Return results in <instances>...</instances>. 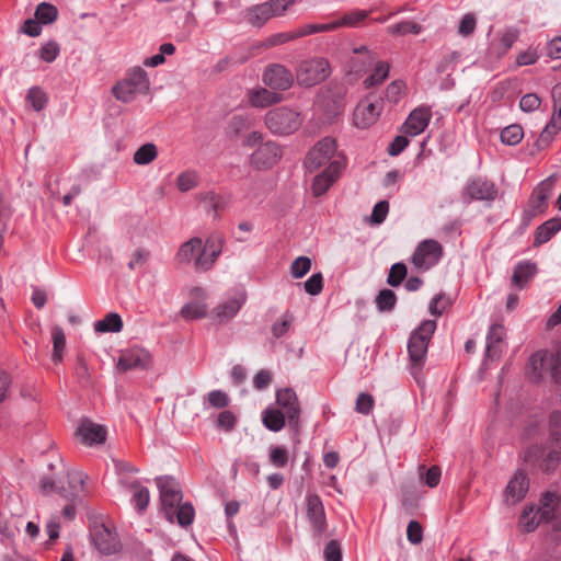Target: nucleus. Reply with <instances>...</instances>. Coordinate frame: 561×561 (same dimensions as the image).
I'll return each mask as SVG.
<instances>
[{"instance_id":"37998d69","label":"nucleus","mask_w":561,"mask_h":561,"mask_svg":"<svg viewBox=\"0 0 561 561\" xmlns=\"http://www.w3.org/2000/svg\"><path fill=\"white\" fill-rule=\"evenodd\" d=\"M195 516L194 507L191 503H180L174 507V519L178 524L185 527L193 523Z\"/></svg>"},{"instance_id":"4468645a","label":"nucleus","mask_w":561,"mask_h":561,"mask_svg":"<svg viewBox=\"0 0 561 561\" xmlns=\"http://www.w3.org/2000/svg\"><path fill=\"white\" fill-rule=\"evenodd\" d=\"M336 151V142L331 137H325L318 141L309 150L305 159V167L309 172H313L331 160Z\"/></svg>"},{"instance_id":"49530a36","label":"nucleus","mask_w":561,"mask_h":561,"mask_svg":"<svg viewBox=\"0 0 561 561\" xmlns=\"http://www.w3.org/2000/svg\"><path fill=\"white\" fill-rule=\"evenodd\" d=\"M546 355L541 353L534 354L529 359L530 378L534 381H539L542 378L545 369Z\"/></svg>"},{"instance_id":"4d7b16f0","label":"nucleus","mask_w":561,"mask_h":561,"mask_svg":"<svg viewBox=\"0 0 561 561\" xmlns=\"http://www.w3.org/2000/svg\"><path fill=\"white\" fill-rule=\"evenodd\" d=\"M294 321V316L286 312L280 319L275 321L272 325L273 335L278 339L282 337L290 328Z\"/></svg>"},{"instance_id":"9d476101","label":"nucleus","mask_w":561,"mask_h":561,"mask_svg":"<svg viewBox=\"0 0 561 561\" xmlns=\"http://www.w3.org/2000/svg\"><path fill=\"white\" fill-rule=\"evenodd\" d=\"M297 1L298 0H270L256 4L247 10L245 19L251 25L261 27L268 19L280 15L289 5Z\"/></svg>"},{"instance_id":"9b49d317","label":"nucleus","mask_w":561,"mask_h":561,"mask_svg":"<svg viewBox=\"0 0 561 561\" xmlns=\"http://www.w3.org/2000/svg\"><path fill=\"white\" fill-rule=\"evenodd\" d=\"M276 403L278 405L277 409L285 413L288 426L298 432L300 428L301 409L295 390L291 388L279 389L276 392Z\"/></svg>"},{"instance_id":"1a4fd4ad","label":"nucleus","mask_w":561,"mask_h":561,"mask_svg":"<svg viewBox=\"0 0 561 561\" xmlns=\"http://www.w3.org/2000/svg\"><path fill=\"white\" fill-rule=\"evenodd\" d=\"M329 75V61L324 58H312L300 62L297 69V82L300 85L312 87L323 81Z\"/></svg>"},{"instance_id":"09e8293b","label":"nucleus","mask_w":561,"mask_h":561,"mask_svg":"<svg viewBox=\"0 0 561 561\" xmlns=\"http://www.w3.org/2000/svg\"><path fill=\"white\" fill-rule=\"evenodd\" d=\"M375 59V55H368L367 57H352L348 61L350 72L356 75L365 72L367 68L373 65Z\"/></svg>"},{"instance_id":"7ed1b4c3","label":"nucleus","mask_w":561,"mask_h":561,"mask_svg":"<svg viewBox=\"0 0 561 561\" xmlns=\"http://www.w3.org/2000/svg\"><path fill=\"white\" fill-rule=\"evenodd\" d=\"M149 88L150 82L147 72L142 68L137 67L131 69L124 80L113 87V94L118 101L129 103L137 95L147 94Z\"/></svg>"},{"instance_id":"f03ea898","label":"nucleus","mask_w":561,"mask_h":561,"mask_svg":"<svg viewBox=\"0 0 561 561\" xmlns=\"http://www.w3.org/2000/svg\"><path fill=\"white\" fill-rule=\"evenodd\" d=\"M552 447L547 450L543 446L535 445L526 451L525 460L531 466L538 467L546 473L553 472L561 460V435L559 432L550 433Z\"/></svg>"},{"instance_id":"aec40b11","label":"nucleus","mask_w":561,"mask_h":561,"mask_svg":"<svg viewBox=\"0 0 561 561\" xmlns=\"http://www.w3.org/2000/svg\"><path fill=\"white\" fill-rule=\"evenodd\" d=\"M307 517L311 524L313 536H322L327 530V520L322 501L317 494L307 496Z\"/></svg>"},{"instance_id":"a19ab883","label":"nucleus","mask_w":561,"mask_h":561,"mask_svg":"<svg viewBox=\"0 0 561 561\" xmlns=\"http://www.w3.org/2000/svg\"><path fill=\"white\" fill-rule=\"evenodd\" d=\"M389 69H390V67L387 62H385V61L377 62L373 73L364 80L365 87L371 88V87L382 83L389 75Z\"/></svg>"},{"instance_id":"c9c22d12","label":"nucleus","mask_w":561,"mask_h":561,"mask_svg":"<svg viewBox=\"0 0 561 561\" xmlns=\"http://www.w3.org/2000/svg\"><path fill=\"white\" fill-rule=\"evenodd\" d=\"M180 314L185 320L202 319L207 314V305L201 301L187 302L182 307Z\"/></svg>"},{"instance_id":"2eb2a0df","label":"nucleus","mask_w":561,"mask_h":561,"mask_svg":"<svg viewBox=\"0 0 561 561\" xmlns=\"http://www.w3.org/2000/svg\"><path fill=\"white\" fill-rule=\"evenodd\" d=\"M222 237L219 234H213L207 238L204 247H201V251L195 257V271L207 272L214 266L216 260L222 251Z\"/></svg>"},{"instance_id":"bb28decb","label":"nucleus","mask_w":561,"mask_h":561,"mask_svg":"<svg viewBox=\"0 0 561 561\" xmlns=\"http://www.w3.org/2000/svg\"><path fill=\"white\" fill-rule=\"evenodd\" d=\"M537 267L535 263L529 261L518 263L512 275V283L518 289L526 287L528 282L535 276Z\"/></svg>"},{"instance_id":"4be33fe9","label":"nucleus","mask_w":561,"mask_h":561,"mask_svg":"<svg viewBox=\"0 0 561 561\" xmlns=\"http://www.w3.org/2000/svg\"><path fill=\"white\" fill-rule=\"evenodd\" d=\"M343 169V163L340 160H333L328 168L320 174L314 176L312 182V193L314 196L323 195L330 186L336 181Z\"/></svg>"},{"instance_id":"864d4df0","label":"nucleus","mask_w":561,"mask_h":561,"mask_svg":"<svg viewBox=\"0 0 561 561\" xmlns=\"http://www.w3.org/2000/svg\"><path fill=\"white\" fill-rule=\"evenodd\" d=\"M305 291L311 296L319 295L323 289V276L322 274L314 273L304 283Z\"/></svg>"},{"instance_id":"c756f323","label":"nucleus","mask_w":561,"mask_h":561,"mask_svg":"<svg viewBox=\"0 0 561 561\" xmlns=\"http://www.w3.org/2000/svg\"><path fill=\"white\" fill-rule=\"evenodd\" d=\"M286 415L277 408H266L262 412V422L264 426L272 432H279L286 424Z\"/></svg>"},{"instance_id":"39448f33","label":"nucleus","mask_w":561,"mask_h":561,"mask_svg":"<svg viewBox=\"0 0 561 561\" xmlns=\"http://www.w3.org/2000/svg\"><path fill=\"white\" fill-rule=\"evenodd\" d=\"M160 492L161 512L164 517L174 522V507L182 502V491L179 483L170 476L158 477L156 479Z\"/></svg>"},{"instance_id":"e2e57ef3","label":"nucleus","mask_w":561,"mask_h":561,"mask_svg":"<svg viewBox=\"0 0 561 561\" xmlns=\"http://www.w3.org/2000/svg\"><path fill=\"white\" fill-rule=\"evenodd\" d=\"M324 561H342V549L337 540H330L324 547Z\"/></svg>"},{"instance_id":"680f3d73","label":"nucleus","mask_w":561,"mask_h":561,"mask_svg":"<svg viewBox=\"0 0 561 561\" xmlns=\"http://www.w3.org/2000/svg\"><path fill=\"white\" fill-rule=\"evenodd\" d=\"M550 375L556 383L561 385V345L549 358Z\"/></svg>"},{"instance_id":"de8ad7c7","label":"nucleus","mask_w":561,"mask_h":561,"mask_svg":"<svg viewBox=\"0 0 561 561\" xmlns=\"http://www.w3.org/2000/svg\"><path fill=\"white\" fill-rule=\"evenodd\" d=\"M337 28V24L331 23H311L298 27L299 37L311 35L319 32H331Z\"/></svg>"},{"instance_id":"774afa93","label":"nucleus","mask_w":561,"mask_h":561,"mask_svg":"<svg viewBox=\"0 0 561 561\" xmlns=\"http://www.w3.org/2000/svg\"><path fill=\"white\" fill-rule=\"evenodd\" d=\"M408 540L412 545H419L423 540V528L416 520H411L407 528Z\"/></svg>"},{"instance_id":"4c0bfd02","label":"nucleus","mask_w":561,"mask_h":561,"mask_svg":"<svg viewBox=\"0 0 561 561\" xmlns=\"http://www.w3.org/2000/svg\"><path fill=\"white\" fill-rule=\"evenodd\" d=\"M57 8L48 2H42L35 10V18L41 24H51L57 20Z\"/></svg>"},{"instance_id":"5fc2aeb1","label":"nucleus","mask_w":561,"mask_h":561,"mask_svg":"<svg viewBox=\"0 0 561 561\" xmlns=\"http://www.w3.org/2000/svg\"><path fill=\"white\" fill-rule=\"evenodd\" d=\"M368 16V11L358 10L346 13L341 20L333 22V24H337V27L346 25V26H356L360 21Z\"/></svg>"},{"instance_id":"5701e85b","label":"nucleus","mask_w":561,"mask_h":561,"mask_svg":"<svg viewBox=\"0 0 561 561\" xmlns=\"http://www.w3.org/2000/svg\"><path fill=\"white\" fill-rule=\"evenodd\" d=\"M432 118L431 108L420 106L414 108L405 119L402 129L410 136H417L425 130Z\"/></svg>"},{"instance_id":"ddd939ff","label":"nucleus","mask_w":561,"mask_h":561,"mask_svg":"<svg viewBox=\"0 0 561 561\" xmlns=\"http://www.w3.org/2000/svg\"><path fill=\"white\" fill-rule=\"evenodd\" d=\"M443 255V247L433 239L422 241L415 249L411 262L420 270H428L436 265Z\"/></svg>"},{"instance_id":"0eeeda50","label":"nucleus","mask_w":561,"mask_h":561,"mask_svg":"<svg viewBox=\"0 0 561 561\" xmlns=\"http://www.w3.org/2000/svg\"><path fill=\"white\" fill-rule=\"evenodd\" d=\"M554 501V494L547 492L540 500V505H526L519 516V526L527 533L537 529L541 523H548L549 506Z\"/></svg>"},{"instance_id":"c03bdc74","label":"nucleus","mask_w":561,"mask_h":561,"mask_svg":"<svg viewBox=\"0 0 561 561\" xmlns=\"http://www.w3.org/2000/svg\"><path fill=\"white\" fill-rule=\"evenodd\" d=\"M26 102H28L36 112H41L47 105L48 96L39 87H32L27 91Z\"/></svg>"},{"instance_id":"69168bd1","label":"nucleus","mask_w":561,"mask_h":561,"mask_svg":"<svg viewBox=\"0 0 561 561\" xmlns=\"http://www.w3.org/2000/svg\"><path fill=\"white\" fill-rule=\"evenodd\" d=\"M389 211V203L387 201L378 202L371 211L370 221L375 225H380L385 221Z\"/></svg>"},{"instance_id":"052dcab7","label":"nucleus","mask_w":561,"mask_h":561,"mask_svg":"<svg viewBox=\"0 0 561 561\" xmlns=\"http://www.w3.org/2000/svg\"><path fill=\"white\" fill-rule=\"evenodd\" d=\"M550 517L549 520L552 523V527L554 530H561V495L557 496L554 494V501L549 506Z\"/></svg>"},{"instance_id":"a878e982","label":"nucleus","mask_w":561,"mask_h":561,"mask_svg":"<svg viewBox=\"0 0 561 561\" xmlns=\"http://www.w3.org/2000/svg\"><path fill=\"white\" fill-rule=\"evenodd\" d=\"M248 102L256 108H264L283 101V94L266 88L257 87L248 91Z\"/></svg>"},{"instance_id":"cd10ccee","label":"nucleus","mask_w":561,"mask_h":561,"mask_svg":"<svg viewBox=\"0 0 561 561\" xmlns=\"http://www.w3.org/2000/svg\"><path fill=\"white\" fill-rule=\"evenodd\" d=\"M560 229L561 218L556 217L545 221L535 231L534 245L539 247L548 242Z\"/></svg>"},{"instance_id":"f3484780","label":"nucleus","mask_w":561,"mask_h":561,"mask_svg":"<svg viewBox=\"0 0 561 561\" xmlns=\"http://www.w3.org/2000/svg\"><path fill=\"white\" fill-rule=\"evenodd\" d=\"M262 81L272 90L286 91L293 85L294 76L285 66L272 64L265 68Z\"/></svg>"},{"instance_id":"c85d7f7f","label":"nucleus","mask_w":561,"mask_h":561,"mask_svg":"<svg viewBox=\"0 0 561 561\" xmlns=\"http://www.w3.org/2000/svg\"><path fill=\"white\" fill-rule=\"evenodd\" d=\"M505 336V328L502 324L495 323L491 325L486 336V356L491 359L500 356L501 350L499 344Z\"/></svg>"},{"instance_id":"423d86ee","label":"nucleus","mask_w":561,"mask_h":561,"mask_svg":"<svg viewBox=\"0 0 561 561\" xmlns=\"http://www.w3.org/2000/svg\"><path fill=\"white\" fill-rule=\"evenodd\" d=\"M90 538L95 549L103 556L117 553L122 542L114 527L104 523H94L90 530Z\"/></svg>"},{"instance_id":"338daca9","label":"nucleus","mask_w":561,"mask_h":561,"mask_svg":"<svg viewBox=\"0 0 561 561\" xmlns=\"http://www.w3.org/2000/svg\"><path fill=\"white\" fill-rule=\"evenodd\" d=\"M75 374L82 385L87 386L90 383L89 367L85 359L81 355H78L77 357Z\"/></svg>"},{"instance_id":"58836bf2","label":"nucleus","mask_w":561,"mask_h":561,"mask_svg":"<svg viewBox=\"0 0 561 561\" xmlns=\"http://www.w3.org/2000/svg\"><path fill=\"white\" fill-rule=\"evenodd\" d=\"M390 35L403 36L407 34L417 35L422 32V26L414 21H402L387 27Z\"/></svg>"},{"instance_id":"473e14b6","label":"nucleus","mask_w":561,"mask_h":561,"mask_svg":"<svg viewBox=\"0 0 561 561\" xmlns=\"http://www.w3.org/2000/svg\"><path fill=\"white\" fill-rule=\"evenodd\" d=\"M123 329V320L116 312L107 313L104 319L94 323V330L98 333H118Z\"/></svg>"},{"instance_id":"a211bd4d","label":"nucleus","mask_w":561,"mask_h":561,"mask_svg":"<svg viewBox=\"0 0 561 561\" xmlns=\"http://www.w3.org/2000/svg\"><path fill=\"white\" fill-rule=\"evenodd\" d=\"M382 111L380 101L373 102L368 99L360 101L354 110L353 122L357 128H368L374 125Z\"/></svg>"},{"instance_id":"13d9d810","label":"nucleus","mask_w":561,"mask_h":561,"mask_svg":"<svg viewBox=\"0 0 561 561\" xmlns=\"http://www.w3.org/2000/svg\"><path fill=\"white\" fill-rule=\"evenodd\" d=\"M559 130L560 129L553 126V124L548 123L536 141L537 148L539 150H542L546 147H548L553 137L559 133Z\"/></svg>"},{"instance_id":"bf43d9fd","label":"nucleus","mask_w":561,"mask_h":561,"mask_svg":"<svg viewBox=\"0 0 561 561\" xmlns=\"http://www.w3.org/2000/svg\"><path fill=\"white\" fill-rule=\"evenodd\" d=\"M477 26V19L473 13H467L460 20L458 26V34L462 37H468L473 34Z\"/></svg>"},{"instance_id":"f8f14e48","label":"nucleus","mask_w":561,"mask_h":561,"mask_svg":"<svg viewBox=\"0 0 561 561\" xmlns=\"http://www.w3.org/2000/svg\"><path fill=\"white\" fill-rule=\"evenodd\" d=\"M462 197L465 202H493L497 197V188L495 184L486 178L476 176L466 183Z\"/></svg>"},{"instance_id":"79ce46f5","label":"nucleus","mask_w":561,"mask_h":561,"mask_svg":"<svg viewBox=\"0 0 561 561\" xmlns=\"http://www.w3.org/2000/svg\"><path fill=\"white\" fill-rule=\"evenodd\" d=\"M202 202L204 204L205 210L208 214L213 213L214 217H217L218 211L222 210L226 206L224 197L217 195L214 192L205 193L202 197Z\"/></svg>"},{"instance_id":"412c9836","label":"nucleus","mask_w":561,"mask_h":561,"mask_svg":"<svg viewBox=\"0 0 561 561\" xmlns=\"http://www.w3.org/2000/svg\"><path fill=\"white\" fill-rule=\"evenodd\" d=\"M282 157L280 147L274 141H266L251 154V163L257 169H268Z\"/></svg>"},{"instance_id":"a18cd8bd","label":"nucleus","mask_w":561,"mask_h":561,"mask_svg":"<svg viewBox=\"0 0 561 561\" xmlns=\"http://www.w3.org/2000/svg\"><path fill=\"white\" fill-rule=\"evenodd\" d=\"M523 128L517 124L503 128L500 135L502 142L508 146L517 145L523 139Z\"/></svg>"},{"instance_id":"0e129e2a","label":"nucleus","mask_w":561,"mask_h":561,"mask_svg":"<svg viewBox=\"0 0 561 561\" xmlns=\"http://www.w3.org/2000/svg\"><path fill=\"white\" fill-rule=\"evenodd\" d=\"M374 402V398L369 393H359L356 399L355 410L360 414L367 415L371 412Z\"/></svg>"},{"instance_id":"e433bc0d","label":"nucleus","mask_w":561,"mask_h":561,"mask_svg":"<svg viewBox=\"0 0 561 561\" xmlns=\"http://www.w3.org/2000/svg\"><path fill=\"white\" fill-rule=\"evenodd\" d=\"M158 154L154 144L148 142L140 146L134 153V162L138 165H146L152 162Z\"/></svg>"},{"instance_id":"f704fd0d","label":"nucleus","mask_w":561,"mask_h":561,"mask_svg":"<svg viewBox=\"0 0 561 561\" xmlns=\"http://www.w3.org/2000/svg\"><path fill=\"white\" fill-rule=\"evenodd\" d=\"M128 488L134 492L131 502L139 512H144L150 500L149 490L139 484L138 481L130 482Z\"/></svg>"},{"instance_id":"393cba45","label":"nucleus","mask_w":561,"mask_h":561,"mask_svg":"<svg viewBox=\"0 0 561 561\" xmlns=\"http://www.w3.org/2000/svg\"><path fill=\"white\" fill-rule=\"evenodd\" d=\"M529 480L527 474L523 471H517L514 477L508 481L504 491V501L507 504L514 505L522 501L528 492Z\"/></svg>"},{"instance_id":"dca6fc26","label":"nucleus","mask_w":561,"mask_h":561,"mask_svg":"<svg viewBox=\"0 0 561 561\" xmlns=\"http://www.w3.org/2000/svg\"><path fill=\"white\" fill-rule=\"evenodd\" d=\"M554 186L553 176H549L541 181L533 191L528 202V208L525 214L528 217H535L539 214H543L548 207V201L552 195Z\"/></svg>"},{"instance_id":"ea45409f","label":"nucleus","mask_w":561,"mask_h":561,"mask_svg":"<svg viewBox=\"0 0 561 561\" xmlns=\"http://www.w3.org/2000/svg\"><path fill=\"white\" fill-rule=\"evenodd\" d=\"M375 304L380 312H389L396 307L397 296L391 289H381L376 296Z\"/></svg>"},{"instance_id":"3c124183","label":"nucleus","mask_w":561,"mask_h":561,"mask_svg":"<svg viewBox=\"0 0 561 561\" xmlns=\"http://www.w3.org/2000/svg\"><path fill=\"white\" fill-rule=\"evenodd\" d=\"M268 458L274 467L284 468L288 462V451L282 446H271Z\"/></svg>"},{"instance_id":"f257e3e1","label":"nucleus","mask_w":561,"mask_h":561,"mask_svg":"<svg viewBox=\"0 0 561 561\" xmlns=\"http://www.w3.org/2000/svg\"><path fill=\"white\" fill-rule=\"evenodd\" d=\"M436 330L435 320H424L416 330L411 333L408 343L409 359L412 371L415 375L421 370L427 354L430 340Z\"/></svg>"},{"instance_id":"20e7f679","label":"nucleus","mask_w":561,"mask_h":561,"mask_svg":"<svg viewBox=\"0 0 561 561\" xmlns=\"http://www.w3.org/2000/svg\"><path fill=\"white\" fill-rule=\"evenodd\" d=\"M264 121L271 133L279 136L295 133L302 124L300 113L287 106L268 111Z\"/></svg>"},{"instance_id":"72a5a7b5","label":"nucleus","mask_w":561,"mask_h":561,"mask_svg":"<svg viewBox=\"0 0 561 561\" xmlns=\"http://www.w3.org/2000/svg\"><path fill=\"white\" fill-rule=\"evenodd\" d=\"M53 340V360L54 363H60L64 358V351L66 347V335L61 327L55 325L51 329Z\"/></svg>"},{"instance_id":"603ef678","label":"nucleus","mask_w":561,"mask_h":561,"mask_svg":"<svg viewBox=\"0 0 561 561\" xmlns=\"http://www.w3.org/2000/svg\"><path fill=\"white\" fill-rule=\"evenodd\" d=\"M405 276H407L405 264L404 263H396L391 266V268L389 271V274L387 277V283L392 287H397L403 282Z\"/></svg>"},{"instance_id":"b1692460","label":"nucleus","mask_w":561,"mask_h":561,"mask_svg":"<svg viewBox=\"0 0 561 561\" xmlns=\"http://www.w3.org/2000/svg\"><path fill=\"white\" fill-rule=\"evenodd\" d=\"M76 433L82 443L88 446L103 444L107 435L106 428L103 425L96 424L89 419L81 420Z\"/></svg>"},{"instance_id":"6e6d98bb","label":"nucleus","mask_w":561,"mask_h":561,"mask_svg":"<svg viewBox=\"0 0 561 561\" xmlns=\"http://www.w3.org/2000/svg\"><path fill=\"white\" fill-rule=\"evenodd\" d=\"M60 47L57 42L49 41L39 49V58L45 62H53L59 55Z\"/></svg>"},{"instance_id":"8fccbe9b","label":"nucleus","mask_w":561,"mask_h":561,"mask_svg":"<svg viewBox=\"0 0 561 561\" xmlns=\"http://www.w3.org/2000/svg\"><path fill=\"white\" fill-rule=\"evenodd\" d=\"M311 268V260L308 256H298L290 265V274L294 278L304 277Z\"/></svg>"},{"instance_id":"7c9ffc66","label":"nucleus","mask_w":561,"mask_h":561,"mask_svg":"<svg viewBox=\"0 0 561 561\" xmlns=\"http://www.w3.org/2000/svg\"><path fill=\"white\" fill-rule=\"evenodd\" d=\"M202 239L198 237L191 238L186 242H184L178 253L176 260L181 264H190L191 262H195V257L197 253L201 251Z\"/></svg>"},{"instance_id":"6e6552de","label":"nucleus","mask_w":561,"mask_h":561,"mask_svg":"<svg viewBox=\"0 0 561 561\" xmlns=\"http://www.w3.org/2000/svg\"><path fill=\"white\" fill-rule=\"evenodd\" d=\"M68 488L58 486L55 481L50 479H42L41 490L44 494L57 492L61 497L67 501L75 502L79 493L83 490L85 476L78 470H71L67 473Z\"/></svg>"},{"instance_id":"6ab92c4d","label":"nucleus","mask_w":561,"mask_h":561,"mask_svg":"<svg viewBox=\"0 0 561 561\" xmlns=\"http://www.w3.org/2000/svg\"><path fill=\"white\" fill-rule=\"evenodd\" d=\"M151 364L150 354L142 348H128L121 353L117 369L125 373L130 369H147Z\"/></svg>"},{"instance_id":"2f4dec72","label":"nucleus","mask_w":561,"mask_h":561,"mask_svg":"<svg viewBox=\"0 0 561 561\" xmlns=\"http://www.w3.org/2000/svg\"><path fill=\"white\" fill-rule=\"evenodd\" d=\"M243 302V298H232L220 304L214 310L216 318L221 322L232 319L238 313Z\"/></svg>"}]
</instances>
